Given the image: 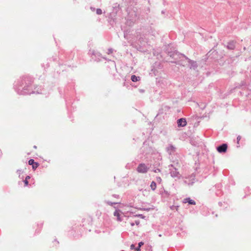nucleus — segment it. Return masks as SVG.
<instances>
[{
  "mask_svg": "<svg viewBox=\"0 0 251 251\" xmlns=\"http://www.w3.org/2000/svg\"><path fill=\"white\" fill-rule=\"evenodd\" d=\"M89 53L91 54V59L94 61L99 62L101 61L102 59L106 60V58L97 51L90 50Z\"/></svg>",
  "mask_w": 251,
  "mask_h": 251,
  "instance_id": "nucleus-4",
  "label": "nucleus"
},
{
  "mask_svg": "<svg viewBox=\"0 0 251 251\" xmlns=\"http://www.w3.org/2000/svg\"><path fill=\"white\" fill-rule=\"evenodd\" d=\"M216 194L217 195H218V196L219 195V194H218V192H216Z\"/></svg>",
  "mask_w": 251,
  "mask_h": 251,
  "instance_id": "nucleus-46",
  "label": "nucleus"
},
{
  "mask_svg": "<svg viewBox=\"0 0 251 251\" xmlns=\"http://www.w3.org/2000/svg\"><path fill=\"white\" fill-rule=\"evenodd\" d=\"M144 244V243L142 241L141 242H140L139 243H138V247H137V251H141V249L140 248Z\"/></svg>",
  "mask_w": 251,
  "mask_h": 251,
  "instance_id": "nucleus-24",
  "label": "nucleus"
},
{
  "mask_svg": "<svg viewBox=\"0 0 251 251\" xmlns=\"http://www.w3.org/2000/svg\"><path fill=\"white\" fill-rule=\"evenodd\" d=\"M46 67L45 66V64H42V67H44L45 69L46 68H48V67H49V63L47 62V63L46 64Z\"/></svg>",
  "mask_w": 251,
  "mask_h": 251,
  "instance_id": "nucleus-35",
  "label": "nucleus"
},
{
  "mask_svg": "<svg viewBox=\"0 0 251 251\" xmlns=\"http://www.w3.org/2000/svg\"><path fill=\"white\" fill-rule=\"evenodd\" d=\"M135 216L139 217L141 219H145V216L142 214H138V215H136Z\"/></svg>",
  "mask_w": 251,
  "mask_h": 251,
  "instance_id": "nucleus-31",
  "label": "nucleus"
},
{
  "mask_svg": "<svg viewBox=\"0 0 251 251\" xmlns=\"http://www.w3.org/2000/svg\"><path fill=\"white\" fill-rule=\"evenodd\" d=\"M167 53L173 60L170 61L172 63L177 64L181 57H185V55L182 53H180L177 50L175 51H168Z\"/></svg>",
  "mask_w": 251,
  "mask_h": 251,
  "instance_id": "nucleus-3",
  "label": "nucleus"
},
{
  "mask_svg": "<svg viewBox=\"0 0 251 251\" xmlns=\"http://www.w3.org/2000/svg\"><path fill=\"white\" fill-rule=\"evenodd\" d=\"M130 249L131 250H134L135 251H137V247H136L135 246V245L134 244H131V246H130Z\"/></svg>",
  "mask_w": 251,
  "mask_h": 251,
  "instance_id": "nucleus-30",
  "label": "nucleus"
},
{
  "mask_svg": "<svg viewBox=\"0 0 251 251\" xmlns=\"http://www.w3.org/2000/svg\"><path fill=\"white\" fill-rule=\"evenodd\" d=\"M17 174L19 175V177L20 178H23V176H22V177H21V175L22 174H23V171L22 170H21H21L19 169V170H18L17 171Z\"/></svg>",
  "mask_w": 251,
  "mask_h": 251,
  "instance_id": "nucleus-27",
  "label": "nucleus"
},
{
  "mask_svg": "<svg viewBox=\"0 0 251 251\" xmlns=\"http://www.w3.org/2000/svg\"><path fill=\"white\" fill-rule=\"evenodd\" d=\"M102 10L100 8H98L96 10V13L98 14V15H101L102 14Z\"/></svg>",
  "mask_w": 251,
  "mask_h": 251,
  "instance_id": "nucleus-29",
  "label": "nucleus"
},
{
  "mask_svg": "<svg viewBox=\"0 0 251 251\" xmlns=\"http://www.w3.org/2000/svg\"><path fill=\"white\" fill-rule=\"evenodd\" d=\"M152 145V143L150 144L149 141H145L140 149L141 153L143 154L147 158L148 157V156L154 153L155 151Z\"/></svg>",
  "mask_w": 251,
  "mask_h": 251,
  "instance_id": "nucleus-2",
  "label": "nucleus"
},
{
  "mask_svg": "<svg viewBox=\"0 0 251 251\" xmlns=\"http://www.w3.org/2000/svg\"><path fill=\"white\" fill-rule=\"evenodd\" d=\"M183 203H188L190 205H195L196 202L193 200L190 199V198H186L183 199Z\"/></svg>",
  "mask_w": 251,
  "mask_h": 251,
  "instance_id": "nucleus-16",
  "label": "nucleus"
},
{
  "mask_svg": "<svg viewBox=\"0 0 251 251\" xmlns=\"http://www.w3.org/2000/svg\"><path fill=\"white\" fill-rule=\"evenodd\" d=\"M66 102V106L67 107H68L69 105H70L71 104H72L71 101L68 99L67 98H65Z\"/></svg>",
  "mask_w": 251,
  "mask_h": 251,
  "instance_id": "nucleus-25",
  "label": "nucleus"
},
{
  "mask_svg": "<svg viewBox=\"0 0 251 251\" xmlns=\"http://www.w3.org/2000/svg\"><path fill=\"white\" fill-rule=\"evenodd\" d=\"M141 78L140 76H136L135 75H132L131 76V80L132 82H135L140 80Z\"/></svg>",
  "mask_w": 251,
  "mask_h": 251,
  "instance_id": "nucleus-20",
  "label": "nucleus"
},
{
  "mask_svg": "<svg viewBox=\"0 0 251 251\" xmlns=\"http://www.w3.org/2000/svg\"><path fill=\"white\" fill-rule=\"evenodd\" d=\"M157 180H161V179L160 177L157 178Z\"/></svg>",
  "mask_w": 251,
  "mask_h": 251,
  "instance_id": "nucleus-43",
  "label": "nucleus"
},
{
  "mask_svg": "<svg viewBox=\"0 0 251 251\" xmlns=\"http://www.w3.org/2000/svg\"><path fill=\"white\" fill-rule=\"evenodd\" d=\"M113 49L110 48L108 50L107 53L108 54H111L113 52Z\"/></svg>",
  "mask_w": 251,
  "mask_h": 251,
  "instance_id": "nucleus-32",
  "label": "nucleus"
},
{
  "mask_svg": "<svg viewBox=\"0 0 251 251\" xmlns=\"http://www.w3.org/2000/svg\"><path fill=\"white\" fill-rule=\"evenodd\" d=\"M160 170L159 169H156L153 170V172L156 173L157 172H160Z\"/></svg>",
  "mask_w": 251,
  "mask_h": 251,
  "instance_id": "nucleus-38",
  "label": "nucleus"
},
{
  "mask_svg": "<svg viewBox=\"0 0 251 251\" xmlns=\"http://www.w3.org/2000/svg\"><path fill=\"white\" fill-rule=\"evenodd\" d=\"M162 13H163V14L164 13V11H162Z\"/></svg>",
  "mask_w": 251,
  "mask_h": 251,
  "instance_id": "nucleus-47",
  "label": "nucleus"
},
{
  "mask_svg": "<svg viewBox=\"0 0 251 251\" xmlns=\"http://www.w3.org/2000/svg\"><path fill=\"white\" fill-rule=\"evenodd\" d=\"M139 92L140 93H144L145 92V90L143 89H139Z\"/></svg>",
  "mask_w": 251,
  "mask_h": 251,
  "instance_id": "nucleus-39",
  "label": "nucleus"
},
{
  "mask_svg": "<svg viewBox=\"0 0 251 251\" xmlns=\"http://www.w3.org/2000/svg\"><path fill=\"white\" fill-rule=\"evenodd\" d=\"M28 163L29 165L32 166L33 170H35L39 166V163L35 162L33 159H30L28 161Z\"/></svg>",
  "mask_w": 251,
  "mask_h": 251,
  "instance_id": "nucleus-11",
  "label": "nucleus"
},
{
  "mask_svg": "<svg viewBox=\"0 0 251 251\" xmlns=\"http://www.w3.org/2000/svg\"><path fill=\"white\" fill-rule=\"evenodd\" d=\"M90 9L92 10V11H94L95 10V8L93 7H90Z\"/></svg>",
  "mask_w": 251,
  "mask_h": 251,
  "instance_id": "nucleus-41",
  "label": "nucleus"
},
{
  "mask_svg": "<svg viewBox=\"0 0 251 251\" xmlns=\"http://www.w3.org/2000/svg\"><path fill=\"white\" fill-rule=\"evenodd\" d=\"M227 145L223 143L216 147L217 151L220 153H224L227 151Z\"/></svg>",
  "mask_w": 251,
  "mask_h": 251,
  "instance_id": "nucleus-7",
  "label": "nucleus"
},
{
  "mask_svg": "<svg viewBox=\"0 0 251 251\" xmlns=\"http://www.w3.org/2000/svg\"><path fill=\"white\" fill-rule=\"evenodd\" d=\"M30 178L29 176H27L25 180H23V182L25 184V186H27L28 185V180Z\"/></svg>",
  "mask_w": 251,
  "mask_h": 251,
  "instance_id": "nucleus-22",
  "label": "nucleus"
},
{
  "mask_svg": "<svg viewBox=\"0 0 251 251\" xmlns=\"http://www.w3.org/2000/svg\"><path fill=\"white\" fill-rule=\"evenodd\" d=\"M134 225H135V223H133V222L130 223V225H131L132 226H134Z\"/></svg>",
  "mask_w": 251,
  "mask_h": 251,
  "instance_id": "nucleus-40",
  "label": "nucleus"
},
{
  "mask_svg": "<svg viewBox=\"0 0 251 251\" xmlns=\"http://www.w3.org/2000/svg\"><path fill=\"white\" fill-rule=\"evenodd\" d=\"M170 109V107L165 105H162L161 107L159 108L158 113L156 118L160 115L163 114L164 113L168 111Z\"/></svg>",
  "mask_w": 251,
  "mask_h": 251,
  "instance_id": "nucleus-8",
  "label": "nucleus"
},
{
  "mask_svg": "<svg viewBox=\"0 0 251 251\" xmlns=\"http://www.w3.org/2000/svg\"><path fill=\"white\" fill-rule=\"evenodd\" d=\"M53 242L54 243L55 246H57L59 244V242L56 239L54 240Z\"/></svg>",
  "mask_w": 251,
  "mask_h": 251,
  "instance_id": "nucleus-34",
  "label": "nucleus"
},
{
  "mask_svg": "<svg viewBox=\"0 0 251 251\" xmlns=\"http://www.w3.org/2000/svg\"><path fill=\"white\" fill-rule=\"evenodd\" d=\"M235 43L236 42L233 40L229 41L226 46L227 48L230 50H234L235 48Z\"/></svg>",
  "mask_w": 251,
  "mask_h": 251,
  "instance_id": "nucleus-15",
  "label": "nucleus"
},
{
  "mask_svg": "<svg viewBox=\"0 0 251 251\" xmlns=\"http://www.w3.org/2000/svg\"><path fill=\"white\" fill-rule=\"evenodd\" d=\"M150 187L151 189L153 191H154L156 188V183L155 181H152Z\"/></svg>",
  "mask_w": 251,
  "mask_h": 251,
  "instance_id": "nucleus-21",
  "label": "nucleus"
},
{
  "mask_svg": "<svg viewBox=\"0 0 251 251\" xmlns=\"http://www.w3.org/2000/svg\"><path fill=\"white\" fill-rule=\"evenodd\" d=\"M216 187H217V188H219V187H220V185H219V184H218V185L216 186Z\"/></svg>",
  "mask_w": 251,
  "mask_h": 251,
  "instance_id": "nucleus-44",
  "label": "nucleus"
},
{
  "mask_svg": "<svg viewBox=\"0 0 251 251\" xmlns=\"http://www.w3.org/2000/svg\"><path fill=\"white\" fill-rule=\"evenodd\" d=\"M56 59H57V58H56V57H52V60H53V61H55Z\"/></svg>",
  "mask_w": 251,
  "mask_h": 251,
  "instance_id": "nucleus-42",
  "label": "nucleus"
},
{
  "mask_svg": "<svg viewBox=\"0 0 251 251\" xmlns=\"http://www.w3.org/2000/svg\"><path fill=\"white\" fill-rule=\"evenodd\" d=\"M241 136L240 135L238 136L237 137V144L238 145L239 144V141H240V140L241 139Z\"/></svg>",
  "mask_w": 251,
  "mask_h": 251,
  "instance_id": "nucleus-33",
  "label": "nucleus"
},
{
  "mask_svg": "<svg viewBox=\"0 0 251 251\" xmlns=\"http://www.w3.org/2000/svg\"><path fill=\"white\" fill-rule=\"evenodd\" d=\"M189 58L185 56V57H181L179 60L178 62H177V65L185 66L187 65V63H188Z\"/></svg>",
  "mask_w": 251,
  "mask_h": 251,
  "instance_id": "nucleus-9",
  "label": "nucleus"
},
{
  "mask_svg": "<svg viewBox=\"0 0 251 251\" xmlns=\"http://www.w3.org/2000/svg\"><path fill=\"white\" fill-rule=\"evenodd\" d=\"M121 211L119 209H116L114 212V216L117 217V220L119 222H122L123 219L121 216Z\"/></svg>",
  "mask_w": 251,
  "mask_h": 251,
  "instance_id": "nucleus-14",
  "label": "nucleus"
},
{
  "mask_svg": "<svg viewBox=\"0 0 251 251\" xmlns=\"http://www.w3.org/2000/svg\"><path fill=\"white\" fill-rule=\"evenodd\" d=\"M160 194L162 197L167 198L170 196V193L164 189H162V190L160 191Z\"/></svg>",
  "mask_w": 251,
  "mask_h": 251,
  "instance_id": "nucleus-19",
  "label": "nucleus"
},
{
  "mask_svg": "<svg viewBox=\"0 0 251 251\" xmlns=\"http://www.w3.org/2000/svg\"><path fill=\"white\" fill-rule=\"evenodd\" d=\"M171 176L173 177H176L178 176L179 172L177 171L176 168H174L173 170H172L170 172Z\"/></svg>",
  "mask_w": 251,
  "mask_h": 251,
  "instance_id": "nucleus-17",
  "label": "nucleus"
},
{
  "mask_svg": "<svg viewBox=\"0 0 251 251\" xmlns=\"http://www.w3.org/2000/svg\"><path fill=\"white\" fill-rule=\"evenodd\" d=\"M176 123H177V126L179 127H184L187 125L186 120L184 118H181L180 119H178L177 120Z\"/></svg>",
  "mask_w": 251,
  "mask_h": 251,
  "instance_id": "nucleus-10",
  "label": "nucleus"
},
{
  "mask_svg": "<svg viewBox=\"0 0 251 251\" xmlns=\"http://www.w3.org/2000/svg\"><path fill=\"white\" fill-rule=\"evenodd\" d=\"M142 209L146 211H149L151 210L154 209V207L153 206H152L151 207H144L142 208Z\"/></svg>",
  "mask_w": 251,
  "mask_h": 251,
  "instance_id": "nucleus-26",
  "label": "nucleus"
},
{
  "mask_svg": "<svg viewBox=\"0 0 251 251\" xmlns=\"http://www.w3.org/2000/svg\"><path fill=\"white\" fill-rule=\"evenodd\" d=\"M33 148H35V149H36L37 147L36 146H34Z\"/></svg>",
  "mask_w": 251,
  "mask_h": 251,
  "instance_id": "nucleus-45",
  "label": "nucleus"
},
{
  "mask_svg": "<svg viewBox=\"0 0 251 251\" xmlns=\"http://www.w3.org/2000/svg\"><path fill=\"white\" fill-rule=\"evenodd\" d=\"M166 151L169 154H172L176 152V148L174 145L170 144H169L168 147L166 148Z\"/></svg>",
  "mask_w": 251,
  "mask_h": 251,
  "instance_id": "nucleus-12",
  "label": "nucleus"
},
{
  "mask_svg": "<svg viewBox=\"0 0 251 251\" xmlns=\"http://www.w3.org/2000/svg\"><path fill=\"white\" fill-rule=\"evenodd\" d=\"M33 78L29 75L20 77L15 81L13 88L20 95H30L35 93L33 86Z\"/></svg>",
  "mask_w": 251,
  "mask_h": 251,
  "instance_id": "nucleus-1",
  "label": "nucleus"
},
{
  "mask_svg": "<svg viewBox=\"0 0 251 251\" xmlns=\"http://www.w3.org/2000/svg\"><path fill=\"white\" fill-rule=\"evenodd\" d=\"M149 169V168L144 163H140L138 165L137 171L138 172L140 173H146L148 170Z\"/></svg>",
  "mask_w": 251,
  "mask_h": 251,
  "instance_id": "nucleus-6",
  "label": "nucleus"
},
{
  "mask_svg": "<svg viewBox=\"0 0 251 251\" xmlns=\"http://www.w3.org/2000/svg\"><path fill=\"white\" fill-rule=\"evenodd\" d=\"M195 176V175L194 174H192L188 177L186 178L184 180V183L188 185V186L193 185L196 181Z\"/></svg>",
  "mask_w": 251,
  "mask_h": 251,
  "instance_id": "nucleus-5",
  "label": "nucleus"
},
{
  "mask_svg": "<svg viewBox=\"0 0 251 251\" xmlns=\"http://www.w3.org/2000/svg\"><path fill=\"white\" fill-rule=\"evenodd\" d=\"M106 203L108 204L109 205H110V206H113L114 204H116L118 203V202H111V201H107L106 202Z\"/></svg>",
  "mask_w": 251,
  "mask_h": 251,
  "instance_id": "nucleus-28",
  "label": "nucleus"
},
{
  "mask_svg": "<svg viewBox=\"0 0 251 251\" xmlns=\"http://www.w3.org/2000/svg\"><path fill=\"white\" fill-rule=\"evenodd\" d=\"M43 225V223L42 222L38 223L37 226L38 227V228L35 230V233L39 234L40 232V231L41 230Z\"/></svg>",
  "mask_w": 251,
  "mask_h": 251,
  "instance_id": "nucleus-18",
  "label": "nucleus"
},
{
  "mask_svg": "<svg viewBox=\"0 0 251 251\" xmlns=\"http://www.w3.org/2000/svg\"><path fill=\"white\" fill-rule=\"evenodd\" d=\"M188 63L189 64V68L191 69H193L194 70H196L198 68V64L196 61L192 60L190 59H189Z\"/></svg>",
  "mask_w": 251,
  "mask_h": 251,
  "instance_id": "nucleus-13",
  "label": "nucleus"
},
{
  "mask_svg": "<svg viewBox=\"0 0 251 251\" xmlns=\"http://www.w3.org/2000/svg\"><path fill=\"white\" fill-rule=\"evenodd\" d=\"M135 224L136 225H139L140 224V221L139 220L135 221Z\"/></svg>",
  "mask_w": 251,
  "mask_h": 251,
  "instance_id": "nucleus-37",
  "label": "nucleus"
},
{
  "mask_svg": "<svg viewBox=\"0 0 251 251\" xmlns=\"http://www.w3.org/2000/svg\"><path fill=\"white\" fill-rule=\"evenodd\" d=\"M218 204L220 206H223L225 208H227L228 206V204L226 202H224L223 203L221 201L218 202Z\"/></svg>",
  "mask_w": 251,
  "mask_h": 251,
  "instance_id": "nucleus-23",
  "label": "nucleus"
},
{
  "mask_svg": "<svg viewBox=\"0 0 251 251\" xmlns=\"http://www.w3.org/2000/svg\"><path fill=\"white\" fill-rule=\"evenodd\" d=\"M112 196H113V197H114V198H119V195H116V194H113V195H112Z\"/></svg>",
  "mask_w": 251,
  "mask_h": 251,
  "instance_id": "nucleus-36",
  "label": "nucleus"
}]
</instances>
